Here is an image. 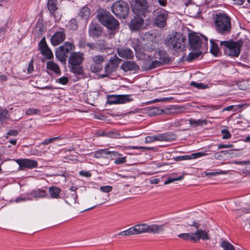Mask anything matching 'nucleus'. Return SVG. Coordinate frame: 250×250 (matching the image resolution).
I'll use <instances>...</instances> for the list:
<instances>
[{"instance_id": "1", "label": "nucleus", "mask_w": 250, "mask_h": 250, "mask_svg": "<svg viewBox=\"0 0 250 250\" xmlns=\"http://www.w3.org/2000/svg\"><path fill=\"white\" fill-rule=\"evenodd\" d=\"M215 28L221 34H226L231 30V21L229 17L225 13L216 14L214 21Z\"/></svg>"}, {"instance_id": "2", "label": "nucleus", "mask_w": 250, "mask_h": 250, "mask_svg": "<svg viewBox=\"0 0 250 250\" xmlns=\"http://www.w3.org/2000/svg\"><path fill=\"white\" fill-rule=\"evenodd\" d=\"M185 41L180 34L176 33L174 35H169L166 39L165 43L169 49L179 52L184 49Z\"/></svg>"}, {"instance_id": "3", "label": "nucleus", "mask_w": 250, "mask_h": 250, "mask_svg": "<svg viewBox=\"0 0 250 250\" xmlns=\"http://www.w3.org/2000/svg\"><path fill=\"white\" fill-rule=\"evenodd\" d=\"M112 12L119 18L125 19L127 16L129 8L127 3L123 0L115 1L111 7Z\"/></svg>"}, {"instance_id": "4", "label": "nucleus", "mask_w": 250, "mask_h": 250, "mask_svg": "<svg viewBox=\"0 0 250 250\" xmlns=\"http://www.w3.org/2000/svg\"><path fill=\"white\" fill-rule=\"evenodd\" d=\"M133 228L136 235L146 232L157 233L163 230V227L162 226L156 225H148L146 224H138L134 226Z\"/></svg>"}, {"instance_id": "5", "label": "nucleus", "mask_w": 250, "mask_h": 250, "mask_svg": "<svg viewBox=\"0 0 250 250\" xmlns=\"http://www.w3.org/2000/svg\"><path fill=\"white\" fill-rule=\"evenodd\" d=\"M220 46L223 47L224 50L227 49L229 51V55L237 57L239 56L241 47L243 42L241 41L234 42L233 41H222L220 42Z\"/></svg>"}, {"instance_id": "6", "label": "nucleus", "mask_w": 250, "mask_h": 250, "mask_svg": "<svg viewBox=\"0 0 250 250\" xmlns=\"http://www.w3.org/2000/svg\"><path fill=\"white\" fill-rule=\"evenodd\" d=\"M188 40L190 48L193 50L199 49L203 45L207 43V38L201 35H198L195 33L189 35Z\"/></svg>"}, {"instance_id": "7", "label": "nucleus", "mask_w": 250, "mask_h": 250, "mask_svg": "<svg viewBox=\"0 0 250 250\" xmlns=\"http://www.w3.org/2000/svg\"><path fill=\"white\" fill-rule=\"evenodd\" d=\"M132 7L135 15L145 17L148 6L146 0H133Z\"/></svg>"}, {"instance_id": "8", "label": "nucleus", "mask_w": 250, "mask_h": 250, "mask_svg": "<svg viewBox=\"0 0 250 250\" xmlns=\"http://www.w3.org/2000/svg\"><path fill=\"white\" fill-rule=\"evenodd\" d=\"M74 45L72 43L66 42L63 45L59 47L56 50V57L61 62H64L67 57V54L70 51L74 48Z\"/></svg>"}, {"instance_id": "9", "label": "nucleus", "mask_w": 250, "mask_h": 250, "mask_svg": "<svg viewBox=\"0 0 250 250\" xmlns=\"http://www.w3.org/2000/svg\"><path fill=\"white\" fill-rule=\"evenodd\" d=\"M136 57L140 60H144L146 62L149 60L151 57L149 53L153 49L149 47L148 45L145 44L144 46H138L134 48Z\"/></svg>"}, {"instance_id": "10", "label": "nucleus", "mask_w": 250, "mask_h": 250, "mask_svg": "<svg viewBox=\"0 0 250 250\" xmlns=\"http://www.w3.org/2000/svg\"><path fill=\"white\" fill-rule=\"evenodd\" d=\"M176 137V135L173 133H165L156 136H147L145 138V143H150L156 141L170 142L175 140Z\"/></svg>"}, {"instance_id": "11", "label": "nucleus", "mask_w": 250, "mask_h": 250, "mask_svg": "<svg viewBox=\"0 0 250 250\" xmlns=\"http://www.w3.org/2000/svg\"><path fill=\"white\" fill-rule=\"evenodd\" d=\"M158 13V15L155 18L154 25L158 27H164L166 25L168 12L164 9H160Z\"/></svg>"}, {"instance_id": "12", "label": "nucleus", "mask_w": 250, "mask_h": 250, "mask_svg": "<svg viewBox=\"0 0 250 250\" xmlns=\"http://www.w3.org/2000/svg\"><path fill=\"white\" fill-rule=\"evenodd\" d=\"M39 49L41 53L45 56L47 59H51L53 57V55L51 50L48 47L45 41V38L42 39L39 43Z\"/></svg>"}, {"instance_id": "13", "label": "nucleus", "mask_w": 250, "mask_h": 250, "mask_svg": "<svg viewBox=\"0 0 250 250\" xmlns=\"http://www.w3.org/2000/svg\"><path fill=\"white\" fill-rule=\"evenodd\" d=\"M65 39L64 29H61L56 32L51 38V42L54 46H57L62 42Z\"/></svg>"}, {"instance_id": "14", "label": "nucleus", "mask_w": 250, "mask_h": 250, "mask_svg": "<svg viewBox=\"0 0 250 250\" xmlns=\"http://www.w3.org/2000/svg\"><path fill=\"white\" fill-rule=\"evenodd\" d=\"M103 32L102 27L98 23L92 22L89 27L88 33L93 38L101 36Z\"/></svg>"}, {"instance_id": "15", "label": "nucleus", "mask_w": 250, "mask_h": 250, "mask_svg": "<svg viewBox=\"0 0 250 250\" xmlns=\"http://www.w3.org/2000/svg\"><path fill=\"white\" fill-rule=\"evenodd\" d=\"M144 23V20L141 16H136L131 21L129 27L131 30H139L142 27Z\"/></svg>"}, {"instance_id": "16", "label": "nucleus", "mask_w": 250, "mask_h": 250, "mask_svg": "<svg viewBox=\"0 0 250 250\" xmlns=\"http://www.w3.org/2000/svg\"><path fill=\"white\" fill-rule=\"evenodd\" d=\"M118 55L121 58L126 59H132L134 57V53L130 48L123 46L117 49Z\"/></svg>"}, {"instance_id": "17", "label": "nucleus", "mask_w": 250, "mask_h": 250, "mask_svg": "<svg viewBox=\"0 0 250 250\" xmlns=\"http://www.w3.org/2000/svg\"><path fill=\"white\" fill-rule=\"evenodd\" d=\"M121 69L125 72L136 71L139 69V66L134 61H126L122 64Z\"/></svg>"}, {"instance_id": "18", "label": "nucleus", "mask_w": 250, "mask_h": 250, "mask_svg": "<svg viewBox=\"0 0 250 250\" xmlns=\"http://www.w3.org/2000/svg\"><path fill=\"white\" fill-rule=\"evenodd\" d=\"M111 32V35H114L115 33L118 31L119 28V21L113 16L110 18L106 24L104 26Z\"/></svg>"}, {"instance_id": "19", "label": "nucleus", "mask_w": 250, "mask_h": 250, "mask_svg": "<svg viewBox=\"0 0 250 250\" xmlns=\"http://www.w3.org/2000/svg\"><path fill=\"white\" fill-rule=\"evenodd\" d=\"M112 17V16L109 12L104 9L99 10L97 15V19L104 26L106 24L107 21Z\"/></svg>"}, {"instance_id": "20", "label": "nucleus", "mask_w": 250, "mask_h": 250, "mask_svg": "<svg viewBox=\"0 0 250 250\" xmlns=\"http://www.w3.org/2000/svg\"><path fill=\"white\" fill-rule=\"evenodd\" d=\"M83 61V54L74 52L69 57L68 62L70 65L82 64Z\"/></svg>"}, {"instance_id": "21", "label": "nucleus", "mask_w": 250, "mask_h": 250, "mask_svg": "<svg viewBox=\"0 0 250 250\" xmlns=\"http://www.w3.org/2000/svg\"><path fill=\"white\" fill-rule=\"evenodd\" d=\"M17 162L21 167L31 168L37 166V162L34 160L18 159Z\"/></svg>"}, {"instance_id": "22", "label": "nucleus", "mask_w": 250, "mask_h": 250, "mask_svg": "<svg viewBox=\"0 0 250 250\" xmlns=\"http://www.w3.org/2000/svg\"><path fill=\"white\" fill-rule=\"evenodd\" d=\"M152 57H151L149 60H148L144 63V67L146 70H151L157 67L163 65V63L159 60H155L152 61Z\"/></svg>"}, {"instance_id": "23", "label": "nucleus", "mask_w": 250, "mask_h": 250, "mask_svg": "<svg viewBox=\"0 0 250 250\" xmlns=\"http://www.w3.org/2000/svg\"><path fill=\"white\" fill-rule=\"evenodd\" d=\"M207 155V153H205L203 152H198L196 153H192L190 155H186L180 156L176 157L175 160L176 161H182V160H190L196 159L199 157L205 156Z\"/></svg>"}, {"instance_id": "24", "label": "nucleus", "mask_w": 250, "mask_h": 250, "mask_svg": "<svg viewBox=\"0 0 250 250\" xmlns=\"http://www.w3.org/2000/svg\"><path fill=\"white\" fill-rule=\"evenodd\" d=\"M117 65L113 62V61L110 60L108 63H107L104 67L105 74L101 75L102 78H104L108 76L112 72L116 71Z\"/></svg>"}, {"instance_id": "25", "label": "nucleus", "mask_w": 250, "mask_h": 250, "mask_svg": "<svg viewBox=\"0 0 250 250\" xmlns=\"http://www.w3.org/2000/svg\"><path fill=\"white\" fill-rule=\"evenodd\" d=\"M192 240L197 241L202 239L203 240H208L209 237L207 232L201 229H198L195 233H193Z\"/></svg>"}, {"instance_id": "26", "label": "nucleus", "mask_w": 250, "mask_h": 250, "mask_svg": "<svg viewBox=\"0 0 250 250\" xmlns=\"http://www.w3.org/2000/svg\"><path fill=\"white\" fill-rule=\"evenodd\" d=\"M155 58L159 59L163 65L166 63H168L170 62V58L167 52L164 50L159 51Z\"/></svg>"}, {"instance_id": "27", "label": "nucleus", "mask_w": 250, "mask_h": 250, "mask_svg": "<svg viewBox=\"0 0 250 250\" xmlns=\"http://www.w3.org/2000/svg\"><path fill=\"white\" fill-rule=\"evenodd\" d=\"M90 15V10L87 7H82L79 13L78 17L83 20L85 22H87Z\"/></svg>"}, {"instance_id": "28", "label": "nucleus", "mask_w": 250, "mask_h": 250, "mask_svg": "<svg viewBox=\"0 0 250 250\" xmlns=\"http://www.w3.org/2000/svg\"><path fill=\"white\" fill-rule=\"evenodd\" d=\"M46 69L57 74L61 73L60 67L53 61H48L46 62Z\"/></svg>"}, {"instance_id": "29", "label": "nucleus", "mask_w": 250, "mask_h": 250, "mask_svg": "<svg viewBox=\"0 0 250 250\" xmlns=\"http://www.w3.org/2000/svg\"><path fill=\"white\" fill-rule=\"evenodd\" d=\"M31 195L35 198H44L47 196V193L44 189H36L31 192Z\"/></svg>"}, {"instance_id": "30", "label": "nucleus", "mask_w": 250, "mask_h": 250, "mask_svg": "<svg viewBox=\"0 0 250 250\" xmlns=\"http://www.w3.org/2000/svg\"><path fill=\"white\" fill-rule=\"evenodd\" d=\"M60 191L61 189L55 186L51 187L49 188V192L50 193V196L53 198H59L60 197Z\"/></svg>"}, {"instance_id": "31", "label": "nucleus", "mask_w": 250, "mask_h": 250, "mask_svg": "<svg viewBox=\"0 0 250 250\" xmlns=\"http://www.w3.org/2000/svg\"><path fill=\"white\" fill-rule=\"evenodd\" d=\"M189 124L194 127L198 126H201L203 125H206L208 123L206 120H195L194 119H189Z\"/></svg>"}, {"instance_id": "32", "label": "nucleus", "mask_w": 250, "mask_h": 250, "mask_svg": "<svg viewBox=\"0 0 250 250\" xmlns=\"http://www.w3.org/2000/svg\"><path fill=\"white\" fill-rule=\"evenodd\" d=\"M81 64L71 65V71L74 73L82 75L83 74V69L81 66Z\"/></svg>"}, {"instance_id": "33", "label": "nucleus", "mask_w": 250, "mask_h": 250, "mask_svg": "<svg viewBox=\"0 0 250 250\" xmlns=\"http://www.w3.org/2000/svg\"><path fill=\"white\" fill-rule=\"evenodd\" d=\"M57 0H48V8L51 14H53L57 9Z\"/></svg>"}, {"instance_id": "34", "label": "nucleus", "mask_w": 250, "mask_h": 250, "mask_svg": "<svg viewBox=\"0 0 250 250\" xmlns=\"http://www.w3.org/2000/svg\"><path fill=\"white\" fill-rule=\"evenodd\" d=\"M202 54V52L200 51H192L189 53L188 58L187 61L190 62L194 59L198 58Z\"/></svg>"}, {"instance_id": "35", "label": "nucleus", "mask_w": 250, "mask_h": 250, "mask_svg": "<svg viewBox=\"0 0 250 250\" xmlns=\"http://www.w3.org/2000/svg\"><path fill=\"white\" fill-rule=\"evenodd\" d=\"M94 156L97 158H107V149H101L96 151Z\"/></svg>"}, {"instance_id": "36", "label": "nucleus", "mask_w": 250, "mask_h": 250, "mask_svg": "<svg viewBox=\"0 0 250 250\" xmlns=\"http://www.w3.org/2000/svg\"><path fill=\"white\" fill-rule=\"evenodd\" d=\"M119 104H125L126 102L131 101L130 95H119Z\"/></svg>"}, {"instance_id": "37", "label": "nucleus", "mask_w": 250, "mask_h": 250, "mask_svg": "<svg viewBox=\"0 0 250 250\" xmlns=\"http://www.w3.org/2000/svg\"><path fill=\"white\" fill-rule=\"evenodd\" d=\"M132 235H136L133 227H131L125 230L120 232L118 235L121 236H130Z\"/></svg>"}, {"instance_id": "38", "label": "nucleus", "mask_w": 250, "mask_h": 250, "mask_svg": "<svg viewBox=\"0 0 250 250\" xmlns=\"http://www.w3.org/2000/svg\"><path fill=\"white\" fill-rule=\"evenodd\" d=\"M221 246L224 250H235L233 246L226 241H222Z\"/></svg>"}, {"instance_id": "39", "label": "nucleus", "mask_w": 250, "mask_h": 250, "mask_svg": "<svg viewBox=\"0 0 250 250\" xmlns=\"http://www.w3.org/2000/svg\"><path fill=\"white\" fill-rule=\"evenodd\" d=\"M92 59L94 63L101 65L104 61V57L101 55H95L92 57Z\"/></svg>"}, {"instance_id": "40", "label": "nucleus", "mask_w": 250, "mask_h": 250, "mask_svg": "<svg viewBox=\"0 0 250 250\" xmlns=\"http://www.w3.org/2000/svg\"><path fill=\"white\" fill-rule=\"evenodd\" d=\"M102 69V65L92 63L90 65V70L93 73H98L100 72Z\"/></svg>"}, {"instance_id": "41", "label": "nucleus", "mask_w": 250, "mask_h": 250, "mask_svg": "<svg viewBox=\"0 0 250 250\" xmlns=\"http://www.w3.org/2000/svg\"><path fill=\"white\" fill-rule=\"evenodd\" d=\"M211 43V46L210 47V52L216 55L219 52V47L217 44L214 43L212 40H210Z\"/></svg>"}, {"instance_id": "42", "label": "nucleus", "mask_w": 250, "mask_h": 250, "mask_svg": "<svg viewBox=\"0 0 250 250\" xmlns=\"http://www.w3.org/2000/svg\"><path fill=\"white\" fill-rule=\"evenodd\" d=\"M119 95H111L109 97L108 102L110 104H119Z\"/></svg>"}, {"instance_id": "43", "label": "nucleus", "mask_w": 250, "mask_h": 250, "mask_svg": "<svg viewBox=\"0 0 250 250\" xmlns=\"http://www.w3.org/2000/svg\"><path fill=\"white\" fill-rule=\"evenodd\" d=\"M228 173V172L227 171H223V170H218L217 171L210 172L206 173V175L214 176H216V175H219V174H227Z\"/></svg>"}, {"instance_id": "44", "label": "nucleus", "mask_w": 250, "mask_h": 250, "mask_svg": "<svg viewBox=\"0 0 250 250\" xmlns=\"http://www.w3.org/2000/svg\"><path fill=\"white\" fill-rule=\"evenodd\" d=\"M184 178L183 175H181L179 177H176V178H168L167 180L165 182L164 184L167 185L168 184H170L172 182H173L174 181H180Z\"/></svg>"}, {"instance_id": "45", "label": "nucleus", "mask_w": 250, "mask_h": 250, "mask_svg": "<svg viewBox=\"0 0 250 250\" xmlns=\"http://www.w3.org/2000/svg\"><path fill=\"white\" fill-rule=\"evenodd\" d=\"M70 28L73 30H76L78 28V25L76 19H73L70 20L69 23Z\"/></svg>"}, {"instance_id": "46", "label": "nucleus", "mask_w": 250, "mask_h": 250, "mask_svg": "<svg viewBox=\"0 0 250 250\" xmlns=\"http://www.w3.org/2000/svg\"><path fill=\"white\" fill-rule=\"evenodd\" d=\"M190 85L198 89H205L207 87V85H204L203 83H197L195 82H191Z\"/></svg>"}, {"instance_id": "47", "label": "nucleus", "mask_w": 250, "mask_h": 250, "mask_svg": "<svg viewBox=\"0 0 250 250\" xmlns=\"http://www.w3.org/2000/svg\"><path fill=\"white\" fill-rule=\"evenodd\" d=\"M221 133L223 134V139H228L231 137V134L226 129H223L221 130Z\"/></svg>"}, {"instance_id": "48", "label": "nucleus", "mask_w": 250, "mask_h": 250, "mask_svg": "<svg viewBox=\"0 0 250 250\" xmlns=\"http://www.w3.org/2000/svg\"><path fill=\"white\" fill-rule=\"evenodd\" d=\"M192 235L193 233H186L180 234L178 235V236L185 240L190 239L192 240Z\"/></svg>"}, {"instance_id": "49", "label": "nucleus", "mask_w": 250, "mask_h": 250, "mask_svg": "<svg viewBox=\"0 0 250 250\" xmlns=\"http://www.w3.org/2000/svg\"><path fill=\"white\" fill-rule=\"evenodd\" d=\"M56 81L58 83L64 85L68 83V78L67 77L64 76L57 79Z\"/></svg>"}, {"instance_id": "50", "label": "nucleus", "mask_w": 250, "mask_h": 250, "mask_svg": "<svg viewBox=\"0 0 250 250\" xmlns=\"http://www.w3.org/2000/svg\"><path fill=\"white\" fill-rule=\"evenodd\" d=\"M40 112V111L37 109L29 108L26 110V114L28 115L39 114Z\"/></svg>"}, {"instance_id": "51", "label": "nucleus", "mask_w": 250, "mask_h": 250, "mask_svg": "<svg viewBox=\"0 0 250 250\" xmlns=\"http://www.w3.org/2000/svg\"><path fill=\"white\" fill-rule=\"evenodd\" d=\"M107 155H109L110 157L113 159L114 158L120 156L121 154L116 151H109L108 149H107Z\"/></svg>"}, {"instance_id": "52", "label": "nucleus", "mask_w": 250, "mask_h": 250, "mask_svg": "<svg viewBox=\"0 0 250 250\" xmlns=\"http://www.w3.org/2000/svg\"><path fill=\"white\" fill-rule=\"evenodd\" d=\"M229 153V151H221L220 152L215 153L214 155V158L216 159L219 160L222 157V154H226Z\"/></svg>"}, {"instance_id": "53", "label": "nucleus", "mask_w": 250, "mask_h": 250, "mask_svg": "<svg viewBox=\"0 0 250 250\" xmlns=\"http://www.w3.org/2000/svg\"><path fill=\"white\" fill-rule=\"evenodd\" d=\"M100 190L104 192H109L112 190V187L110 186H101Z\"/></svg>"}, {"instance_id": "54", "label": "nucleus", "mask_w": 250, "mask_h": 250, "mask_svg": "<svg viewBox=\"0 0 250 250\" xmlns=\"http://www.w3.org/2000/svg\"><path fill=\"white\" fill-rule=\"evenodd\" d=\"M59 138H60V137H54V138H50V139H47L44 140L42 143V144L43 145H46L50 143H52L55 140H56Z\"/></svg>"}, {"instance_id": "55", "label": "nucleus", "mask_w": 250, "mask_h": 250, "mask_svg": "<svg viewBox=\"0 0 250 250\" xmlns=\"http://www.w3.org/2000/svg\"><path fill=\"white\" fill-rule=\"evenodd\" d=\"M126 157L119 158L114 161V164L116 165H120L125 163L126 162Z\"/></svg>"}, {"instance_id": "56", "label": "nucleus", "mask_w": 250, "mask_h": 250, "mask_svg": "<svg viewBox=\"0 0 250 250\" xmlns=\"http://www.w3.org/2000/svg\"><path fill=\"white\" fill-rule=\"evenodd\" d=\"M34 71V66H33V60H31L29 62L28 67L27 68V72L28 74H30L33 72Z\"/></svg>"}, {"instance_id": "57", "label": "nucleus", "mask_w": 250, "mask_h": 250, "mask_svg": "<svg viewBox=\"0 0 250 250\" xmlns=\"http://www.w3.org/2000/svg\"><path fill=\"white\" fill-rule=\"evenodd\" d=\"M80 175L84 176L85 177H90L91 176V173L88 171L82 170L79 172Z\"/></svg>"}, {"instance_id": "58", "label": "nucleus", "mask_w": 250, "mask_h": 250, "mask_svg": "<svg viewBox=\"0 0 250 250\" xmlns=\"http://www.w3.org/2000/svg\"><path fill=\"white\" fill-rule=\"evenodd\" d=\"M8 118V113L7 111H3L0 114V119L1 120H3L4 118Z\"/></svg>"}, {"instance_id": "59", "label": "nucleus", "mask_w": 250, "mask_h": 250, "mask_svg": "<svg viewBox=\"0 0 250 250\" xmlns=\"http://www.w3.org/2000/svg\"><path fill=\"white\" fill-rule=\"evenodd\" d=\"M233 147V145H223V144H219L218 146V149H222V148H231Z\"/></svg>"}, {"instance_id": "60", "label": "nucleus", "mask_w": 250, "mask_h": 250, "mask_svg": "<svg viewBox=\"0 0 250 250\" xmlns=\"http://www.w3.org/2000/svg\"><path fill=\"white\" fill-rule=\"evenodd\" d=\"M234 164L240 165H246L250 164V161H235Z\"/></svg>"}, {"instance_id": "61", "label": "nucleus", "mask_w": 250, "mask_h": 250, "mask_svg": "<svg viewBox=\"0 0 250 250\" xmlns=\"http://www.w3.org/2000/svg\"><path fill=\"white\" fill-rule=\"evenodd\" d=\"M203 107L204 109H218L219 108V106L218 105L216 106H210V105H207V106H203Z\"/></svg>"}, {"instance_id": "62", "label": "nucleus", "mask_w": 250, "mask_h": 250, "mask_svg": "<svg viewBox=\"0 0 250 250\" xmlns=\"http://www.w3.org/2000/svg\"><path fill=\"white\" fill-rule=\"evenodd\" d=\"M159 4L162 6H166L167 4V0H158Z\"/></svg>"}, {"instance_id": "63", "label": "nucleus", "mask_w": 250, "mask_h": 250, "mask_svg": "<svg viewBox=\"0 0 250 250\" xmlns=\"http://www.w3.org/2000/svg\"><path fill=\"white\" fill-rule=\"evenodd\" d=\"M160 181V180L158 178H151L149 180V182L151 184H158Z\"/></svg>"}, {"instance_id": "64", "label": "nucleus", "mask_w": 250, "mask_h": 250, "mask_svg": "<svg viewBox=\"0 0 250 250\" xmlns=\"http://www.w3.org/2000/svg\"><path fill=\"white\" fill-rule=\"evenodd\" d=\"M130 148L133 149H147L148 148L145 146H130Z\"/></svg>"}]
</instances>
